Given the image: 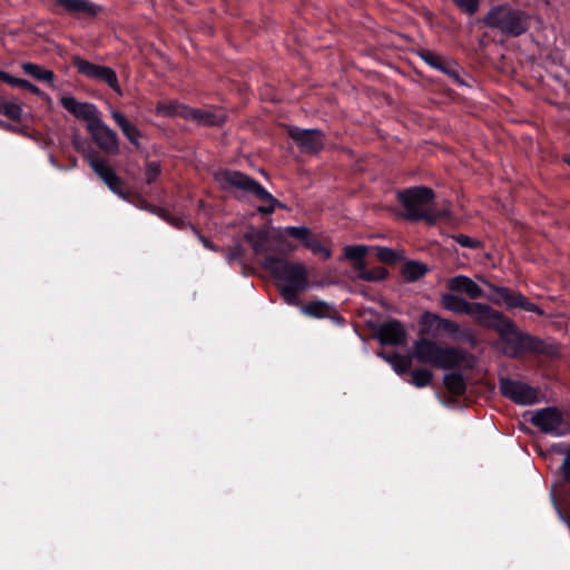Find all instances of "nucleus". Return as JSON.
<instances>
[{
	"mask_svg": "<svg viewBox=\"0 0 570 570\" xmlns=\"http://www.w3.org/2000/svg\"><path fill=\"white\" fill-rule=\"evenodd\" d=\"M441 303L448 311L455 314H466L470 308V302L456 296L454 294H444L441 297Z\"/></svg>",
	"mask_w": 570,
	"mask_h": 570,
	"instance_id": "nucleus-24",
	"label": "nucleus"
},
{
	"mask_svg": "<svg viewBox=\"0 0 570 570\" xmlns=\"http://www.w3.org/2000/svg\"><path fill=\"white\" fill-rule=\"evenodd\" d=\"M304 245L313 254L322 255L325 259L330 258L332 255V252L330 248L323 246L317 239H315L311 236Z\"/></svg>",
	"mask_w": 570,
	"mask_h": 570,
	"instance_id": "nucleus-36",
	"label": "nucleus"
},
{
	"mask_svg": "<svg viewBox=\"0 0 570 570\" xmlns=\"http://www.w3.org/2000/svg\"><path fill=\"white\" fill-rule=\"evenodd\" d=\"M412 357L442 370L458 367L464 361L462 351L455 347L440 346L428 338H419L414 342Z\"/></svg>",
	"mask_w": 570,
	"mask_h": 570,
	"instance_id": "nucleus-3",
	"label": "nucleus"
},
{
	"mask_svg": "<svg viewBox=\"0 0 570 570\" xmlns=\"http://www.w3.org/2000/svg\"><path fill=\"white\" fill-rule=\"evenodd\" d=\"M444 385L455 395H461L465 391V382L460 373H449L444 375Z\"/></svg>",
	"mask_w": 570,
	"mask_h": 570,
	"instance_id": "nucleus-29",
	"label": "nucleus"
},
{
	"mask_svg": "<svg viewBox=\"0 0 570 570\" xmlns=\"http://www.w3.org/2000/svg\"><path fill=\"white\" fill-rule=\"evenodd\" d=\"M56 4L69 14L95 17L100 8L88 0H55Z\"/></svg>",
	"mask_w": 570,
	"mask_h": 570,
	"instance_id": "nucleus-17",
	"label": "nucleus"
},
{
	"mask_svg": "<svg viewBox=\"0 0 570 570\" xmlns=\"http://www.w3.org/2000/svg\"><path fill=\"white\" fill-rule=\"evenodd\" d=\"M484 24L498 29L505 36L517 37L528 29V16L509 6H497L484 17Z\"/></svg>",
	"mask_w": 570,
	"mask_h": 570,
	"instance_id": "nucleus-5",
	"label": "nucleus"
},
{
	"mask_svg": "<svg viewBox=\"0 0 570 570\" xmlns=\"http://www.w3.org/2000/svg\"><path fill=\"white\" fill-rule=\"evenodd\" d=\"M23 72L38 81L53 86L55 73L52 70L46 69L37 63L23 62L21 65Z\"/></svg>",
	"mask_w": 570,
	"mask_h": 570,
	"instance_id": "nucleus-23",
	"label": "nucleus"
},
{
	"mask_svg": "<svg viewBox=\"0 0 570 570\" xmlns=\"http://www.w3.org/2000/svg\"><path fill=\"white\" fill-rule=\"evenodd\" d=\"M111 118L117 124V126L121 129L122 134L126 138L135 146H139V140L141 138L140 130L129 122V120L119 111L111 110Z\"/></svg>",
	"mask_w": 570,
	"mask_h": 570,
	"instance_id": "nucleus-21",
	"label": "nucleus"
},
{
	"mask_svg": "<svg viewBox=\"0 0 570 570\" xmlns=\"http://www.w3.org/2000/svg\"><path fill=\"white\" fill-rule=\"evenodd\" d=\"M382 357L387 363L391 364L392 368L397 374H404L405 372H407V370L411 366L412 358H413L412 355L411 356H402V355H399V354H394V355H390V356L382 355Z\"/></svg>",
	"mask_w": 570,
	"mask_h": 570,
	"instance_id": "nucleus-30",
	"label": "nucleus"
},
{
	"mask_svg": "<svg viewBox=\"0 0 570 570\" xmlns=\"http://www.w3.org/2000/svg\"><path fill=\"white\" fill-rule=\"evenodd\" d=\"M96 80L106 82L111 89H114L119 96L122 95V90L119 86L116 72L106 66H102Z\"/></svg>",
	"mask_w": 570,
	"mask_h": 570,
	"instance_id": "nucleus-31",
	"label": "nucleus"
},
{
	"mask_svg": "<svg viewBox=\"0 0 570 570\" xmlns=\"http://www.w3.org/2000/svg\"><path fill=\"white\" fill-rule=\"evenodd\" d=\"M433 379V374L428 368H417L412 372L411 383L416 387L428 386Z\"/></svg>",
	"mask_w": 570,
	"mask_h": 570,
	"instance_id": "nucleus-34",
	"label": "nucleus"
},
{
	"mask_svg": "<svg viewBox=\"0 0 570 570\" xmlns=\"http://www.w3.org/2000/svg\"><path fill=\"white\" fill-rule=\"evenodd\" d=\"M493 292L494 295L490 297V299L495 304H504L508 308H517L520 307L527 312L535 313L538 315H543V311L528 301V298L519 292H511L507 287H497L484 281Z\"/></svg>",
	"mask_w": 570,
	"mask_h": 570,
	"instance_id": "nucleus-8",
	"label": "nucleus"
},
{
	"mask_svg": "<svg viewBox=\"0 0 570 570\" xmlns=\"http://www.w3.org/2000/svg\"><path fill=\"white\" fill-rule=\"evenodd\" d=\"M368 250L370 247L366 245H347L343 249L344 258L352 262L355 278L362 279V275L367 271L364 258Z\"/></svg>",
	"mask_w": 570,
	"mask_h": 570,
	"instance_id": "nucleus-16",
	"label": "nucleus"
},
{
	"mask_svg": "<svg viewBox=\"0 0 570 570\" xmlns=\"http://www.w3.org/2000/svg\"><path fill=\"white\" fill-rule=\"evenodd\" d=\"M332 306L323 301L309 302L302 307V313L316 318H323L330 315Z\"/></svg>",
	"mask_w": 570,
	"mask_h": 570,
	"instance_id": "nucleus-26",
	"label": "nucleus"
},
{
	"mask_svg": "<svg viewBox=\"0 0 570 570\" xmlns=\"http://www.w3.org/2000/svg\"><path fill=\"white\" fill-rule=\"evenodd\" d=\"M459 330H460L459 325L455 322L441 317V321H440V324H439V332L443 331V332H448V333H451V334H455V333L459 332Z\"/></svg>",
	"mask_w": 570,
	"mask_h": 570,
	"instance_id": "nucleus-42",
	"label": "nucleus"
},
{
	"mask_svg": "<svg viewBox=\"0 0 570 570\" xmlns=\"http://www.w3.org/2000/svg\"><path fill=\"white\" fill-rule=\"evenodd\" d=\"M243 256V248L240 245H236L227 255L226 261L232 264L236 261H239Z\"/></svg>",
	"mask_w": 570,
	"mask_h": 570,
	"instance_id": "nucleus-45",
	"label": "nucleus"
},
{
	"mask_svg": "<svg viewBox=\"0 0 570 570\" xmlns=\"http://www.w3.org/2000/svg\"><path fill=\"white\" fill-rule=\"evenodd\" d=\"M216 178L225 188L236 187L263 200L265 205H262L257 208V210L262 214H272L276 207L285 208V205L281 204L259 183L239 171H222L217 174Z\"/></svg>",
	"mask_w": 570,
	"mask_h": 570,
	"instance_id": "nucleus-4",
	"label": "nucleus"
},
{
	"mask_svg": "<svg viewBox=\"0 0 570 570\" xmlns=\"http://www.w3.org/2000/svg\"><path fill=\"white\" fill-rule=\"evenodd\" d=\"M468 315L471 316L479 325L497 330L501 325V321L507 317L491 308L487 304L471 303L468 311Z\"/></svg>",
	"mask_w": 570,
	"mask_h": 570,
	"instance_id": "nucleus-13",
	"label": "nucleus"
},
{
	"mask_svg": "<svg viewBox=\"0 0 570 570\" xmlns=\"http://www.w3.org/2000/svg\"><path fill=\"white\" fill-rule=\"evenodd\" d=\"M387 276V269L384 267H375L372 269H367L366 273L362 275V281L366 282H380L385 279Z\"/></svg>",
	"mask_w": 570,
	"mask_h": 570,
	"instance_id": "nucleus-37",
	"label": "nucleus"
},
{
	"mask_svg": "<svg viewBox=\"0 0 570 570\" xmlns=\"http://www.w3.org/2000/svg\"><path fill=\"white\" fill-rule=\"evenodd\" d=\"M244 238L250 244L256 255L265 254L272 248V239H277L267 229H250L245 233Z\"/></svg>",
	"mask_w": 570,
	"mask_h": 570,
	"instance_id": "nucleus-18",
	"label": "nucleus"
},
{
	"mask_svg": "<svg viewBox=\"0 0 570 570\" xmlns=\"http://www.w3.org/2000/svg\"><path fill=\"white\" fill-rule=\"evenodd\" d=\"M560 453L564 454V460L561 464V470L566 479H570V444H559L554 448Z\"/></svg>",
	"mask_w": 570,
	"mask_h": 570,
	"instance_id": "nucleus-38",
	"label": "nucleus"
},
{
	"mask_svg": "<svg viewBox=\"0 0 570 570\" xmlns=\"http://www.w3.org/2000/svg\"><path fill=\"white\" fill-rule=\"evenodd\" d=\"M73 65L78 69V71L88 78L96 79L101 67L100 65H95L87 60H83L79 57L73 58Z\"/></svg>",
	"mask_w": 570,
	"mask_h": 570,
	"instance_id": "nucleus-32",
	"label": "nucleus"
},
{
	"mask_svg": "<svg viewBox=\"0 0 570 570\" xmlns=\"http://www.w3.org/2000/svg\"><path fill=\"white\" fill-rule=\"evenodd\" d=\"M434 193L428 187H413L399 193V200L406 210V216L411 219H423L432 224L441 218L450 217L448 205L441 209H435L432 205Z\"/></svg>",
	"mask_w": 570,
	"mask_h": 570,
	"instance_id": "nucleus-2",
	"label": "nucleus"
},
{
	"mask_svg": "<svg viewBox=\"0 0 570 570\" xmlns=\"http://www.w3.org/2000/svg\"><path fill=\"white\" fill-rule=\"evenodd\" d=\"M200 240L203 242L205 247H207L209 249H214V247L212 246V244L207 239L200 237Z\"/></svg>",
	"mask_w": 570,
	"mask_h": 570,
	"instance_id": "nucleus-49",
	"label": "nucleus"
},
{
	"mask_svg": "<svg viewBox=\"0 0 570 570\" xmlns=\"http://www.w3.org/2000/svg\"><path fill=\"white\" fill-rule=\"evenodd\" d=\"M568 164L570 165V157L567 159Z\"/></svg>",
	"mask_w": 570,
	"mask_h": 570,
	"instance_id": "nucleus-50",
	"label": "nucleus"
},
{
	"mask_svg": "<svg viewBox=\"0 0 570 570\" xmlns=\"http://www.w3.org/2000/svg\"><path fill=\"white\" fill-rule=\"evenodd\" d=\"M60 104L71 115L85 120L87 125L98 116V110L95 105L78 101L72 96H62L60 98Z\"/></svg>",
	"mask_w": 570,
	"mask_h": 570,
	"instance_id": "nucleus-14",
	"label": "nucleus"
},
{
	"mask_svg": "<svg viewBox=\"0 0 570 570\" xmlns=\"http://www.w3.org/2000/svg\"><path fill=\"white\" fill-rule=\"evenodd\" d=\"M160 174V165L156 161H150L146 165V180L148 184L155 181Z\"/></svg>",
	"mask_w": 570,
	"mask_h": 570,
	"instance_id": "nucleus-40",
	"label": "nucleus"
},
{
	"mask_svg": "<svg viewBox=\"0 0 570 570\" xmlns=\"http://www.w3.org/2000/svg\"><path fill=\"white\" fill-rule=\"evenodd\" d=\"M183 115L187 119L195 120L206 126H217L223 124L226 119L225 112L220 109L184 108Z\"/></svg>",
	"mask_w": 570,
	"mask_h": 570,
	"instance_id": "nucleus-15",
	"label": "nucleus"
},
{
	"mask_svg": "<svg viewBox=\"0 0 570 570\" xmlns=\"http://www.w3.org/2000/svg\"><path fill=\"white\" fill-rule=\"evenodd\" d=\"M87 129L100 149L108 154L118 153L117 134L99 116L88 124Z\"/></svg>",
	"mask_w": 570,
	"mask_h": 570,
	"instance_id": "nucleus-10",
	"label": "nucleus"
},
{
	"mask_svg": "<svg viewBox=\"0 0 570 570\" xmlns=\"http://www.w3.org/2000/svg\"><path fill=\"white\" fill-rule=\"evenodd\" d=\"M286 236H292L294 238L301 239L305 244L311 236V232L305 226H287L278 228L275 232V237L277 238V240H281Z\"/></svg>",
	"mask_w": 570,
	"mask_h": 570,
	"instance_id": "nucleus-25",
	"label": "nucleus"
},
{
	"mask_svg": "<svg viewBox=\"0 0 570 570\" xmlns=\"http://www.w3.org/2000/svg\"><path fill=\"white\" fill-rule=\"evenodd\" d=\"M531 423L541 432L562 436L569 432L562 413L553 406L544 407L532 413Z\"/></svg>",
	"mask_w": 570,
	"mask_h": 570,
	"instance_id": "nucleus-7",
	"label": "nucleus"
},
{
	"mask_svg": "<svg viewBox=\"0 0 570 570\" xmlns=\"http://www.w3.org/2000/svg\"><path fill=\"white\" fill-rule=\"evenodd\" d=\"M14 87L27 89L37 96H42V91L37 86L21 78L17 79Z\"/></svg>",
	"mask_w": 570,
	"mask_h": 570,
	"instance_id": "nucleus-43",
	"label": "nucleus"
},
{
	"mask_svg": "<svg viewBox=\"0 0 570 570\" xmlns=\"http://www.w3.org/2000/svg\"><path fill=\"white\" fill-rule=\"evenodd\" d=\"M441 317L432 312H424L420 317L421 332L435 335L439 333Z\"/></svg>",
	"mask_w": 570,
	"mask_h": 570,
	"instance_id": "nucleus-27",
	"label": "nucleus"
},
{
	"mask_svg": "<svg viewBox=\"0 0 570 570\" xmlns=\"http://www.w3.org/2000/svg\"><path fill=\"white\" fill-rule=\"evenodd\" d=\"M454 239L461 246L466 247V248H478L481 245V243L479 240H476L470 236H466V235L454 236Z\"/></svg>",
	"mask_w": 570,
	"mask_h": 570,
	"instance_id": "nucleus-41",
	"label": "nucleus"
},
{
	"mask_svg": "<svg viewBox=\"0 0 570 570\" xmlns=\"http://www.w3.org/2000/svg\"><path fill=\"white\" fill-rule=\"evenodd\" d=\"M173 224L176 225L178 228H184L186 222L183 218H176L173 220Z\"/></svg>",
	"mask_w": 570,
	"mask_h": 570,
	"instance_id": "nucleus-47",
	"label": "nucleus"
},
{
	"mask_svg": "<svg viewBox=\"0 0 570 570\" xmlns=\"http://www.w3.org/2000/svg\"><path fill=\"white\" fill-rule=\"evenodd\" d=\"M454 3L465 13L474 14L479 9V0H453Z\"/></svg>",
	"mask_w": 570,
	"mask_h": 570,
	"instance_id": "nucleus-39",
	"label": "nucleus"
},
{
	"mask_svg": "<svg viewBox=\"0 0 570 570\" xmlns=\"http://www.w3.org/2000/svg\"><path fill=\"white\" fill-rule=\"evenodd\" d=\"M262 266L274 278L284 283L281 294L289 305H296L297 293L309 287L307 269L303 263L268 256L262 262Z\"/></svg>",
	"mask_w": 570,
	"mask_h": 570,
	"instance_id": "nucleus-1",
	"label": "nucleus"
},
{
	"mask_svg": "<svg viewBox=\"0 0 570 570\" xmlns=\"http://www.w3.org/2000/svg\"><path fill=\"white\" fill-rule=\"evenodd\" d=\"M89 164L92 170L104 180L114 194L122 199H127V194L122 190V180L106 161L90 157Z\"/></svg>",
	"mask_w": 570,
	"mask_h": 570,
	"instance_id": "nucleus-12",
	"label": "nucleus"
},
{
	"mask_svg": "<svg viewBox=\"0 0 570 570\" xmlns=\"http://www.w3.org/2000/svg\"><path fill=\"white\" fill-rule=\"evenodd\" d=\"M448 288L452 292L465 293L470 298H479L482 296L481 287L470 277L458 275L448 279Z\"/></svg>",
	"mask_w": 570,
	"mask_h": 570,
	"instance_id": "nucleus-20",
	"label": "nucleus"
},
{
	"mask_svg": "<svg viewBox=\"0 0 570 570\" xmlns=\"http://www.w3.org/2000/svg\"><path fill=\"white\" fill-rule=\"evenodd\" d=\"M377 335L383 344L400 345L405 340V330L400 322L391 321L380 326Z\"/></svg>",
	"mask_w": 570,
	"mask_h": 570,
	"instance_id": "nucleus-19",
	"label": "nucleus"
},
{
	"mask_svg": "<svg viewBox=\"0 0 570 570\" xmlns=\"http://www.w3.org/2000/svg\"><path fill=\"white\" fill-rule=\"evenodd\" d=\"M287 134L292 139L295 140L303 153H317L324 146L323 134L317 129L288 127Z\"/></svg>",
	"mask_w": 570,
	"mask_h": 570,
	"instance_id": "nucleus-11",
	"label": "nucleus"
},
{
	"mask_svg": "<svg viewBox=\"0 0 570 570\" xmlns=\"http://www.w3.org/2000/svg\"><path fill=\"white\" fill-rule=\"evenodd\" d=\"M371 248L375 250L377 258L383 263H395L401 258V254L389 247L374 246Z\"/></svg>",
	"mask_w": 570,
	"mask_h": 570,
	"instance_id": "nucleus-35",
	"label": "nucleus"
},
{
	"mask_svg": "<svg viewBox=\"0 0 570 570\" xmlns=\"http://www.w3.org/2000/svg\"><path fill=\"white\" fill-rule=\"evenodd\" d=\"M41 99H43L48 105L52 104L51 98L42 91V96H39Z\"/></svg>",
	"mask_w": 570,
	"mask_h": 570,
	"instance_id": "nucleus-48",
	"label": "nucleus"
},
{
	"mask_svg": "<svg viewBox=\"0 0 570 570\" xmlns=\"http://www.w3.org/2000/svg\"><path fill=\"white\" fill-rule=\"evenodd\" d=\"M156 112L161 116H173L177 114L176 106L170 104H158L156 107Z\"/></svg>",
	"mask_w": 570,
	"mask_h": 570,
	"instance_id": "nucleus-44",
	"label": "nucleus"
},
{
	"mask_svg": "<svg viewBox=\"0 0 570 570\" xmlns=\"http://www.w3.org/2000/svg\"><path fill=\"white\" fill-rule=\"evenodd\" d=\"M17 77L11 76L10 73L0 70V81H3L12 87H14Z\"/></svg>",
	"mask_w": 570,
	"mask_h": 570,
	"instance_id": "nucleus-46",
	"label": "nucleus"
},
{
	"mask_svg": "<svg viewBox=\"0 0 570 570\" xmlns=\"http://www.w3.org/2000/svg\"><path fill=\"white\" fill-rule=\"evenodd\" d=\"M500 390L504 396L520 405H531L539 400L538 390L520 381L502 379Z\"/></svg>",
	"mask_w": 570,
	"mask_h": 570,
	"instance_id": "nucleus-9",
	"label": "nucleus"
},
{
	"mask_svg": "<svg viewBox=\"0 0 570 570\" xmlns=\"http://www.w3.org/2000/svg\"><path fill=\"white\" fill-rule=\"evenodd\" d=\"M421 58L432 68L438 69L446 75L456 76L454 65L451 60L445 59L438 53L425 50L421 52Z\"/></svg>",
	"mask_w": 570,
	"mask_h": 570,
	"instance_id": "nucleus-22",
	"label": "nucleus"
},
{
	"mask_svg": "<svg viewBox=\"0 0 570 570\" xmlns=\"http://www.w3.org/2000/svg\"><path fill=\"white\" fill-rule=\"evenodd\" d=\"M426 265L420 262H407L402 268V275L407 282H414L426 273Z\"/></svg>",
	"mask_w": 570,
	"mask_h": 570,
	"instance_id": "nucleus-28",
	"label": "nucleus"
},
{
	"mask_svg": "<svg viewBox=\"0 0 570 570\" xmlns=\"http://www.w3.org/2000/svg\"><path fill=\"white\" fill-rule=\"evenodd\" d=\"M0 114L12 120H19L22 116V108L13 101L0 98Z\"/></svg>",
	"mask_w": 570,
	"mask_h": 570,
	"instance_id": "nucleus-33",
	"label": "nucleus"
},
{
	"mask_svg": "<svg viewBox=\"0 0 570 570\" xmlns=\"http://www.w3.org/2000/svg\"><path fill=\"white\" fill-rule=\"evenodd\" d=\"M495 331L500 336L502 352L509 356L540 350V342L533 336L520 332L509 318L501 321V325Z\"/></svg>",
	"mask_w": 570,
	"mask_h": 570,
	"instance_id": "nucleus-6",
	"label": "nucleus"
}]
</instances>
